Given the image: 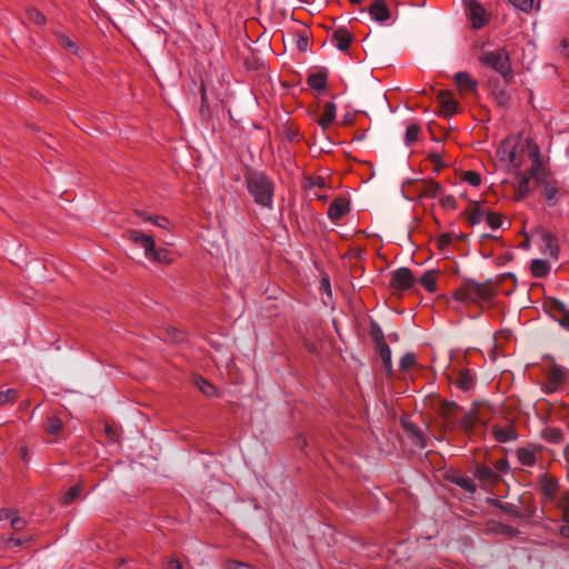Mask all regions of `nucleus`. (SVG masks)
I'll return each mask as SVG.
<instances>
[{"mask_svg":"<svg viewBox=\"0 0 569 569\" xmlns=\"http://www.w3.org/2000/svg\"><path fill=\"white\" fill-rule=\"evenodd\" d=\"M246 186L257 204L272 208L274 184L268 176L260 171H252L246 177Z\"/></svg>","mask_w":569,"mask_h":569,"instance_id":"1","label":"nucleus"},{"mask_svg":"<svg viewBox=\"0 0 569 569\" xmlns=\"http://www.w3.org/2000/svg\"><path fill=\"white\" fill-rule=\"evenodd\" d=\"M496 295V291L490 282H476L468 280L463 282L453 292V298L460 302H481L489 301Z\"/></svg>","mask_w":569,"mask_h":569,"instance_id":"2","label":"nucleus"},{"mask_svg":"<svg viewBox=\"0 0 569 569\" xmlns=\"http://www.w3.org/2000/svg\"><path fill=\"white\" fill-rule=\"evenodd\" d=\"M127 236L132 242L143 248L144 256L150 261L159 263L171 262L170 251L167 249H156L154 240L151 236L138 230H129Z\"/></svg>","mask_w":569,"mask_h":569,"instance_id":"3","label":"nucleus"},{"mask_svg":"<svg viewBox=\"0 0 569 569\" xmlns=\"http://www.w3.org/2000/svg\"><path fill=\"white\" fill-rule=\"evenodd\" d=\"M479 61L483 66L493 69L503 78L510 77L512 73L509 53L505 49L483 51L479 57Z\"/></svg>","mask_w":569,"mask_h":569,"instance_id":"4","label":"nucleus"},{"mask_svg":"<svg viewBox=\"0 0 569 569\" xmlns=\"http://www.w3.org/2000/svg\"><path fill=\"white\" fill-rule=\"evenodd\" d=\"M466 4V14L471 22V27L476 30L486 27L491 14L477 0H463Z\"/></svg>","mask_w":569,"mask_h":569,"instance_id":"5","label":"nucleus"},{"mask_svg":"<svg viewBox=\"0 0 569 569\" xmlns=\"http://www.w3.org/2000/svg\"><path fill=\"white\" fill-rule=\"evenodd\" d=\"M543 450L542 445L529 442L516 449L515 455L521 466L533 467L541 460Z\"/></svg>","mask_w":569,"mask_h":569,"instance_id":"6","label":"nucleus"},{"mask_svg":"<svg viewBox=\"0 0 569 569\" xmlns=\"http://www.w3.org/2000/svg\"><path fill=\"white\" fill-rule=\"evenodd\" d=\"M540 492L543 497V503H553L556 502L559 493H560V485L559 480L552 476L543 473L539 477L538 480Z\"/></svg>","mask_w":569,"mask_h":569,"instance_id":"7","label":"nucleus"},{"mask_svg":"<svg viewBox=\"0 0 569 569\" xmlns=\"http://www.w3.org/2000/svg\"><path fill=\"white\" fill-rule=\"evenodd\" d=\"M491 435L499 443L516 441L519 437L513 421L506 420L503 423L495 422L491 426Z\"/></svg>","mask_w":569,"mask_h":569,"instance_id":"8","label":"nucleus"},{"mask_svg":"<svg viewBox=\"0 0 569 569\" xmlns=\"http://www.w3.org/2000/svg\"><path fill=\"white\" fill-rule=\"evenodd\" d=\"M415 283V277L409 268L402 267L391 273L390 287L395 290L405 291Z\"/></svg>","mask_w":569,"mask_h":569,"instance_id":"9","label":"nucleus"},{"mask_svg":"<svg viewBox=\"0 0 569 569\" xmlns=\"http://www.w3.org/2000/svg\"><path fill=\"white\" fill-rule=\"evenodd\" d=\"M546 308L561 327L569 329V309L562 301L558 299H550L546 302Z\"/></svg>","mask_w":569,"mask_h":569,"instance_id":"10","label":"nucleus"},{"mask_svg":"<svg viewBox=\"0 0 569 569\" xmlns=\"http://www.w3.org/2000/svg\"><path fill=\"white\" fill-rule=\"evenodd\" d=\"M497 152L502 161L508 162L515 168L521 167L522 162L516 154V146H512L508 140L499 144Z\"/></svg>","mask_w":569,"mask_h":569,"instance_id":"11","label":"nucleus"},{"mask_svg":"<svg viewBox=\"0 0 569 569\" xmlns=\"http://www.w3.org/2000/svg\"><path fill=\"white\" fill-rule=\"evenodd\" d=\"M350 210L349 200L343 197L336 198L328 208V217L332 221L340 220Z\"/></svg>","mask_w":569,"mask_h":569,"instance_id":"12","label":"nucleus"},{"mask_svg":"<svg viewBox=\"0 0 569 569\" xmlns=\"http://www.w3.org/2000/svg\"><path fill=\"white\" fill-rule=\"evenodd\" d=\"M487 210L482 208V202L471 201L463 214L471 226L479 224L487 216Z\"/></svg>","mask_w":569,"mask_h":569,"instance_id":"13","label":"nucleus"},{"mask_svg":"<svg viewBox=\"0 0 569 569\" xmlns=\"http://www.w3.org/2000/svg\"><path fill=\"white\" fill-rule=\"evenodd\" d=\"M541 240L543 243V253L557 260L559 258V243L556 236L543 230L541 233Z\"/></svg>","mask_w":569,"mask_h":569,"instance_id":"14","label":"nucleus"},{"mask_svg":"<svg viewBox=\"0 0 569 569\" xmlns=\"http://www.w3.org/2000/svg\"><path fill=\"white\" fill-rule=\"evenodd\" d=\"M473 476L480 481L493 485L499 481L500 476L489 466L478 465L473 470Z\"/></svg>","mask_w":569,"mask_h":569,"instance_id":"15","label":"nucleus"},{"mask_svg":"<svg viewBox=\"0 0 569 569\" xmlns=\"http://www.w3.org/2000/svg\"><path fill=\"white\" fill-rule=\"evenodd\" d=\"M0 521H9L13 530L20 531L27 526V520L17 515L13 509H1Z\"/></svg>","mask_w":569,"mask_h":569,"instance_id":"16","label":"nucleus"},{"mask_svg":"<svg viewBox=\"0 0 569 569\" xmlns=\"http://www.w3.org/2000/svg\"><path fill=\"white\" fill-rule=\"evenodd\" d=\"M369 13L378 22H386L390 18V11L383 0H373Z\"/></svg>","mask_w":569,"mask_h":569,"instance_id":"17","label":"nucleus"},{"mask_svg":"<svg viewBox=\"0 0 569 569\" xmlns=\"http://www.w3.org/2000/svg\"><path fill=\"white\" fill-rule=\"evenodd\" d=\"M307 83L317 91L326 90L328 83V71L326 69H321L316 72H311L307 78Z\"/></svg>","mask_w":569,"mask_h":569,"instance_id":"18","label":"nucleus"},{"mask_svg":"<svg viewBox=\"0 0 569 569\" xmlns=\"http://www.w3.org/2000/svg\"><path fill=\"white\" fill-rule=\"evenodd\" d=\"M336 114H337L336 104L333 102H327L323 106L321 116L319 117L317 122L323 130H327L335 121Z\"/></svg>","mask_w":569,"mask_h":569,"instance_id":"19","label":"nucleus"},{"mask_svg":"<svg viewBox=\"0 0 569 569\" xmlns=\"http://www.w3.org/2000/svg\"><path fill=\"white\" fill-rule=\"evenodd\" d=\"M456 83L460 91L468 93V92H476L477 90V81L471 78V76L468 72H457L455 74Z\"/></svg>","mask_w":569,"mask_h":569,"instance_id":"20","label":"nucleus"},{"mask_svg":"<svg viewBox=\"0 0 569 569\" xmlns=\"http://www.w3.org/2000/svg\"><path fill=\"white\" fill-rule=\"evenodd\" d=\"M440 106L441 113L445 116H452L457 112V102L448 91H440L437 97Z\"/></svg>","mask_w":569,"mask_h":569,"instance_id":"21","label":"nucleus"},{"mask_svg":"<svg viewBox=\"0 0 569 569\" xmlns=\"http://www.w3.org/2000/svg\"><path fill=\"white\" fill-rule=\"evenodd\" d=\"M455 385L461 391L467 392V391L471 390L475 386V376L472 375L471 370H469V369L460 370L455 380Z\"/></svg>","mask_w":569,"mask_h":569,"instance_id":"22","label":"nucleus"},{"mask_svg":"<svg viewBox=\"0 0 569 569\" xmlns=\"http://www.w3.org/2000/svg\"><path fill=\"white\" fill-rule=\"evenodd\" d=\"M332 40L340 51H346L352 41V34L346 28H339L332 33Z\"/></svg>","mask_w":569,"mask_h":569,"instance_id":"23","label":"nucleus"},{"mask_svg":"<svg viewBox=\"0 0 569 569\" xmlns=\"http://www.w3.org/2000/svg\"><path fill=\"white\" fill-rule=\"evenodd\" d=\"M553 505L562 511V521L569 523V490L561 491Z\"/></svg>","mask_w":569,"mask_h":569,"instance_id":"24","label":"nucleus"},{"mask_svg":"<svg viewBox=\"0 0 569 569\" xmlns=\"http://www.w3.org/2000/svg\"><path fill=\"white\" fill-rule=\"evenodd\" d=\"M442 191V188L440 183L428 180L422 182L421 189H420V196L425 198H436L438 197Z\"/></svg>","mask_w":569,"mask_h":569,"instance_id":"25","label":"nucleus"},{"mask_svg":"<svg viewBox=\"0 0 569 569\" xmlns=\"http://www.w3.org/2000/svg\"><path fill=\"white\" fill-rule=\"evenodd\" d=\"M449 481L457 485L458 487L462 488L465 491L469 493H475L477 490V487L473 482V480L469 477H462V476H450L448 477Z\"/></svg>","mask_w":569,"mask_h":569,"instance_id":"26","label":"nucleus"},{"mask_svg":"<svg viewBox=\"0 0 569 569\" xmlns=\"http://www.w3.org/2000/svg\"><path fill=\"white\" fill-rule=\"evenodd\" d=\"M541 438L550 443H560L563 440V432L556 427H546L541 431Z\"/></svg>","mask_w":569,"mask_h":569,"instance_id":"27","label":"nucleus"},{"mask_svg":"<svg viewBox=\"0 0 569 569\" xmlns=\"http://www.w3.org/2000/svg\"><path fill=\"white\" fill-rule=\"evenodd\" d=\"M548 383L552 389L558 388L565 380V372L560 367L553 366L547 373Z\"/></svg>","mask_w":569,"mask_h":569,"instance_id":"28","label":"nucleus"},{"mask_svg":"<svg viewBox=\"0 0 569 569\" xmlns=\"http://www.w3.org/2000/svg\"><path fill=\"white\" fill-rule=\"evenodd\" d=\"M194 385L207 397H216L218 395L217 388L203 377H196Z\"/></svg>","mask_w":569,"mask_h":569,"instance_id":"29","label":"nucleus"},{"mask_svg":"<svg viewBox=\"0 0 569 569\" xmlns=\"http://www.w3.org/2000/svg\"><path fill=\"white\" fill-rule=\"evenodd\" d=\"M419 283L421 287H423L429 292H435L437 290V283H436V271L429 270L425 272L419 278Z\"/></svg>","mask_w":569,"mask_h":569,"instance_id":"30","label":"nucleus"},{"mask_svg":"<svg viewBox=\"0 0 569 569\" xmlns=\"http://www.w3.org/2000/svg\"><path fill=\"white\" fill-rule=\"evenodd\" d=\"M550 271V266L547 261L535 259L531 262V273L537 278L546 277Z\"/></svg>","mask_w":569,"mask_h":569,"instance_id":"31","label":"nucleus"},{"mask_svg":"<svg viewBox=\"0 0 569 569\" xmlns=\"http://www.w3.org/2000/svg\"><path fill=\"white\" fill-rule=\"evenodd\" d=\"M62 428L63 423L58 417H49L44 425V431L50 436H58Z\"/></svg>","mask_w":569,"mask_h":569,"instance_id":"32","label":"nucleus"},{"mask_svg":"<svg viewBox=\"0 0 569 569\" xmlns=\"http://www.w3.org/2000/svg\"><path fill=\"white\" fill-rule=\"evenodd\" d=\"M19 398V391L14 388L0 389V407L14 403Z\"/></svg>","mask_w":569,"mask_h":569,"instance_id":"33","label":"nucleus"},{"mask_svg":"<svg viewBox=\"0 0 569 569\" xmlns=\"http://www.w3.org/2000/svg\"><path fill=\"white\" fill-rule=\"evenodd\" d=\"M519 173L529 180L536 178V180L540 182L541 174L543 173L542 162H532V166L528 170L521 171Z\"/></svg>","mask_w":569,"mask_h":569,"instance_id":"34","label":"nucleus"},{"mask_svg":"<svg viewBox=\"0 0 569 569\" xmlns=\"http://www.w3.org/2000/svg\"><path fill=\"white\" fill-rule=\"evenodd\" d=\"M531 192L530 180L518 173L517 200L523 199Z\"/></svg>","mask_w":569,"mask_h":569,"instance_id":"35","label":"nucleus"},{"mask_svg":"<svg viewBox=\"0 0 569 569\" xmlns=\"http://www.w3.org/2000/svg\"><path fill=\"white\" fill-rule=\"evenodd\" d=\"M378 349L385 368L391 369V350L382 338L381 341H378Z\"/></svg>","mask_w":569,"mask_h":569,"instance_id":"36","label":"nucleus"},{"mask_svg":"<svg viewBox=\"0 0 569 569\" xmlns=\"http://www.w3.org/2000/svg\"><path fill=\"white\" fill-rule=\"evenodd\" d=\"M420 127L416 123H411L407 127L405 133V143L407 146H411L419 138Z\"/></svg>","mask_w":569,"mask_h":569,"instance_id":"37","label":"nucleus"},{"mask_svg":"<svg viewBox=\"0 0 569 569\" xmlns=\"http://www.w3.org/2000/svg\"><path fill=\"white\" fill-rule=\"evenodd\" d=\"M458 408L456 402H443L440 407V413L446 419L448 423H455L452 415L455 410Z\"/></svg>","mask_w":569,"mask_h":569,"instance_id":"38","label":"nucleus"},{"mask_svg":"<svg viewBox=\"0 0 569 569\" xmlns=\"http://www.w3.org/2000/svg\"><path fill=\"white\" fill-rule=\"evenodd\" d=\"M476 422H477L476 415L473 412H467L466 415H463V417L460 418L459 426L461 429L469 432L475 428Z\"/></svg>","mask_w":569,"mask_h":569,"instance_id":"39","label":"nucleus"},{"mask_svg":"<svg viewBox=\"0 0 569 569\" xmlns=\"http://www.w3.org/2000/svg\"><path fill=\"white\" fill-rule=\"evenodd\" d=\"M526 143L528 149V156L532 160V162H542L540 158L539 146L532 139H527Z\"/></svg>","mask_w":569,"mask_h":569,"instance_id":"40","label":"nucleus"},{"mask_svg":"<svg viewBox=\"0 0 569 569\" xmlns=\"http://www.w3.org/2000/svg\"><path fill=\"white\" fill-rule=\"evenodd\" d=\"M486 221L491 229H499L503 224V217L498 212L488 211Z\"/></svg>","mask_w":569,"mask_h":569,"instance_id":"41","label":"nucleus"},{"mask_svg":"<svg viewBox=\"0 0 569 569\" xmlns=\"http://www.w3.org/2000/svg\"><path fill=\"white\" fill-rule=\"evenodd\" d=\"M57 40L62 48L69 50L72 53H77L78 46L68 36L63 33H57Z\"/></svg>","mask_w":569,"mask_h":569,"instance_id":"42","label":"nucleus"},{"mask_svg":"<svg viewBox=\"0 0 569 569\" xmlns=\"http://www.w3.org/2000/svg\"><path fill=\"white\" fill-rule=\"evenodd\" d=\"M27 16L30 22L42 26L46 23L44 14L36 8H31L27 11Z\"/></svg>","mask_w":569,"mask_h":569,"instance_id":"43","label":"nucleus"},{"mask_svg":"<svg viewBox=\"0 0 569 569\" xmlns=\"http://www.w3.org/2000/svg\"><path fill=\"white\" fill-rule=\"evenodd\" d=\"M81 491H82V487L81 485H76L73 487H71L64 495L63 497V503L64 505H69L71 503L72 501H74L80 495H81Z\"/></svg>","mask_w":569,"mask_h":569,"instance_id":"44","label":"nucleus"},{"mask_svg":"<svg viewBox=\"0 0 569 569\" xmlns=\"http://www.w3.org/2000/svg\"><path fill=\"white\" fill-rule=\"evenodd\" d=\"M509 2L518 10L529 13L533 8V0H509Z\"/></svg>","mask_w":569,"mask_h":569,"instance_id":"45","label":"nucleus"},{"mask_svg":"<svg viewBox=\"0 0 569 569\" xmlns=\"http://www.w3.org/2000/svg\"><path fill=\"white\" fill-rule=\"evenodd\" d=\"M415 365H416V356L411 352L403 355L402 358L400 359V369L402 371H408L409 369L415 367Z\"/></svg>","mask_w":569,"mask_h":569,"instance_id":"46","label":"nucleus"},{"mask_svg":"<svg viewBox=\"0 0 569 569\" xmlns=\"http://www.w3.org/2000/svg\"><path fill=\"white\" fill-rule=\"evenodd\" d=\"M463 180L472 187H478L481 183V176L477 171H466L463 173Z\"/></svg>","mask_w":569,"mask_h":569,"instance_id":"47","label":"nucleus"},{"mask_svg":"<svg viewBox=\"0 0 569 569\" xmlns=\"http://www.w3.org/2000/svg\"><path fill=\"white\" fill-rule=\"evenodd\" d=\"M558 192L559 189L555 184L549 182L546 183L543 189V197L546 198L547 201L556 200Z\"/></svg>","mask_w":569,"mask_h":569,"instance_id":"48","label":"nucleus"},{"mask_svg":"<svg viewBox=\"0 0 569 569\" xmlns=\"http://www.w3.org/2000/svg\"><path fill=\"white\" fill-rule=\"evenodd\" d=\"M224 569H251V566L246 562L237 560H226L223 563Z\"/></svg>","mask_w":569,"mask_h":569,"instance_id":"49","label":"nucleus"},{"mask_svg":"<svg viewBox=\"0 0 569 569\" xmlns=\"http://www.w3.org/2000/svg\"><path fill=\"white\" fill-rule=\"evenodd\" d=\"M148 221L163 229H166L169 224L168 219L161 216L148 217Z\"/></svg>","mask_w":569,"mask_h":569,"instance_id":"50","label":"nucleus"},{"mask_svg":"<svg viewBox=\"0 0 569 569\" xmlns=\"http://www.w3.org/2000/svg\"><path fill=\"white\" fill-rule=\"evenodd\" d=\"M428 158L436 166L437 170H439L440 168H442L445 166V163L442 162L441 156L437 152L429 153Z\"/></svg>","mask_w":569,"mask_h":569,"instance_id":"51","label":"nucleus"},{"mask_svg":"<svg viewBox=\"0 0 569 569\" xmlns=\"http://www.w3.org/2000/svg\"><path fill=\"white\" fill-rule=\"evenodd\" d=\"M308 44H309V38H308V36H306V34H300V36H299V38H298V40H297V47H298V49H299V50H301V51H305V50H307Z\"/></svg>","mask_w":569,"mask_h":569,"instance_id":"52","label":"nucleus"},{"mask_svg":"<svg viewBox=\"0 0 569 569\" xmlns=\"http://www.w3.org/2000/svg\"><path fill=\"white\" fill-rule=\"evenodd\" d=\"M441 204L451 209H456L457 201L453 196H446L441 199Z\"/></svg>","mask_w":569,"mask_h":569,"instance_id":"53","label":"nucleus"},{"mask_svg":"<svg viewBox=\"0 0 569 569\" xmlns=\"http://www.w3.org/2000/svg\"><path fill=\"white\" fill-rule=\"evenodd\" d=\"M415 436H416V445L420 448H426L427 442L423 437V433L420 430H417V431H415Z\"/></svg>","mask_w":569,"mask_h":569,"instance_id":"54","label":"nucleus"},{"mask_svg":"<svg viewBox=\"0 0 569 569\" xmlns=\"http://www.w3.org/2000/svg\"><path fill=\"white\" fill-rule=\"evenodd\" d=\"M167 569H182V562L179 559L171 558L167 561Z\"/></svg>","mask_w":569,"mask_h":569,"instance_id":"55","label":"nucleus"},{"mask_svg":"<svg viewBox=\"0 0 569 569\" xmlns=\"http://www.w3.org/2000/svg\"><path fill=\"white\" fill-rule=\"evenodd\" d=\"M495 469L501 472H506L508 470V461L500 459L495 462Z\"/></svg>","mask_w":569,"mask_h":569,"instance_id":"56","label":"nucleus"},{"mask_svg":"<svg viewBox=\"0 0 569 569\" xmlns=\"http://www.w3.org/2000/svg\"><path fill=\"white\" fill-rule=\"evenodd\" d=\"M22 545H23V540L20 539V538H10L7 541V547L8 548H17V547H20Z\"/></svg>","mask_w":569,"mask_h":569,"instance_id":"57","label":"nucleus"},{"mask_svg":"<svg viewBox=\"0 0 569 569\" xmlns=\"http://www.w3.org/2000/svg\"><path fill=\"white\" fill-rule=\"evenodd\" d=\"M559 535L565 539H569V523L565 522V525L560 526Z\"/></svg>","mask_w":569,"mask_h":569,"instance_id":"58","label":"nucleus"},{"mask_svg":"<svg viewBox=\"0 0 569 569\" xmlns=\"http://www.w3.org/2000/svg\"><path fill=\"white\" fill-rule=\"evenodd\" d=\"M561 51L565 56L569 57V39L563 38L560 42Z\"/></svg>","mask_w":569,"mask_h":569,"instance_id":"59","label":"nucleus"},{"mask_svg":"<svg viewBox=\"0 0 569 569\" xmlns=\"http://www.w3.org/2000/svg\"><path fill=\"white\" fill-rule=\"evenodd\" d=\"M104 431H106V433L108 435V437H109L111 440H113V441H116V440H117V438H118L117 432L112 429V427H111V426L107 425V426L104 427Z\"/></svg>","mask_w":569,"mask_h":569,"instance_id":"60","label":"nucleus"},{"mask_svg":"<svg viewBox=\"0 0 569 569\" xmlns=\"http://www.w3.org/2000/svg\"><path fill=\"white\" fill-rule=\"evenodd\" d=\"M139 217L144 220V221H148V217H151L150 214H148L147 212H138Z\"/></svg>","mask_w":569,"mask_h":569,"instance_id":"61","label":"nucleus"},{"mask_svg":"<svg viewBox=\"0 0 569 569\" xmlns=\"http://www.w3.org/2000/svg\"><path fill=\"white\" fill-rule=\"evenodd\" d=\"M322 286H323V288H326V289H328V290H329V289H330L329 280H323V281H322Z\"/></svg>","mask_w":569,"mask_h":569,"instance_id":"62","label":"nucleus"},{"mask_svg":"<svg viewBox=\"0 0 569 569\" xmlns=\"http://www.w3.org/2000/svg\"><path fill=\"white\" fill-rule=\"evenodd\" d=\"M351 3H360L362 0H349Z\"/></svg>","mask_w":569,"mask_h":569,"instance_id":"63","label":"nucleus"}]
</instances>
